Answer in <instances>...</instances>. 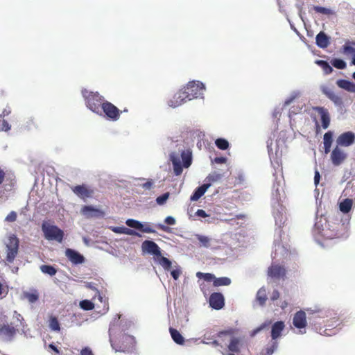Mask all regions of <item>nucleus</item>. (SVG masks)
Wrapping results in <instances>:
<instances>
[{"label": "nucleus", "mask_w": 355, "mask_h": 355, "mask_svg": "<svg viewBox=\"0 0 355 355\" xmlns=\"http://www.w3.org/2000/svg\"><path fill=\"white\" fill-rule=\"evenodd\" d=\"M349 225V219H327L324 216H316L312 234L315 241L321 245V239H333L347 237Z\"/></svg>", "instance_id": "1"}, {"label": "nucleus", "mask_w": 355, "mask_h": 355, "mask_svg": "<svg viewBox=\"0 0 355 355\" xmlns=\"http://www.w3.org/2000/svg\"><path fill=\"white\" fill-rule=\"evenodd\" d=\"M171 148H175L169 154V159L172 163L173 173L178 176L182 174L183 168H189L192 162V154L186 150L182 141H171Z\"/></svg>", "instance_id": "2"}, {"label": "nucleus", "mask_w": 355, "mask_h": 355, "mask_svg": "<svg viewBox=\"0 0 355 355\" xmlns=\"http://www.w3.org/2000/svg\"><path fill=\"white\" fill-rule=\"evenodd\" d=\"M284 196L282 182L276 179L272 187L271 205L275 225L281 227L286 221L285 209L280 203Z\"/></svg>", "instance_id": "3"}, {"label": "nucleus", "mask_w": 355, "mask_h": 355, "mask_svg": "<svg viewBox=\"0 0 355 355\" xmlns=\"http://www.w3.org/2000/svg\"><path fill=\"white\" fill-rule=\"evenodd\" d=\"M82 95L85 101L87 107L94 113L102 116V105L104 103L103 96L98 92H93L86 89L82 90Z\"/></svg>", "instance_id": "4"}, {"label": "nucleus", "mask_w": 355, "mask_h": 355, "mask_svg": "<svg viewBox=\"0 0 355 355\" xmlns=\"http://www.w3.org/2000/svg\"><path fill=\"white\" fill-rule=\"evenodd\" d=\"M182 89L187 95L189 100L191 101L194 98H202L205 86L198 80H192L189 82Z\"/></svg>", "instance_id": "5"}, {"label": "nucleus", "mask_w": 355, "mask_h": 355, "mask_svg": "<svg viewBox=\"0 0 355 355\" xmlns=\"http://www.w3.org/2000/svg\"><path fill=\"white\" fill-rule=\"evenodd\" d=\"M42 230L44 237L48 241H55L61 243L64 236V232L56 225H50L46 222L42 224Z\"/></svg>", "instance_id": "6"}, {"label": "nucleus", "mask_w": 355, "mask_h": 355, "mask_svg": "<svg viewBox=\"0 0 355 355\" xmlns=\"http://www.w3.org/2000/svg\"><path fill=\"white\" fill-rule=\"evenodd\" d=\"M285 324L283 321H277L272 324L270 332L271 340L266 345V347H269L268 350L270 352L278 349L279 343L277 339L282 336Z\"/></svg>", "instance_id": "7"}, {"label": "nucleus", "mask_w": 355, "mask_h": 355, "mask_svg": "<svg viewBox=\"0 0 355 355\" xmlns=\"http://www.w3.org/2000/svg\"><path fill=\"white\" fill-rule=\"evenodd\" d=\"M102 116H104L110 121H116L120 117V110L112 103L104 101L102 105Z\"/></svg>", "instance_id": "8"}, {"label": "nucleus", "mask_w": 355, "mask_h": 355, "mask_svg": "<svg viewBox=\"0 0 355 355\" xmlns=\"http://www.w3.org/2000/svg\"><path fill=\"white\" fill-rule=\"evenodd\" d=\"M7 256L6 261L8 263H12L18 252L19 241L15 236H10L8 242L6 244Z\"/></svg>", "instance_id": "9"}, {"label": "nucleus", "mask_w": 355, "mask_h": 355, "mask_svg": "<svg viewBox=\"0 0 355 355\" xmlns=\"http://www.w3.org/2000/svg\"><path fill=\"white\" fill-rule=\"evenodd\" d=\"M141 250L144 254L153 255L156 258L161 257V249L159 245L150 240H145L141 243Z\"/></svg>", "instance_id": "10"}, {"label": "nucleus", "mask_w": 355, "mask_h": 355, "mask_svg": "<svg viewBox=\"0 0 355 355\" xmlns=\"http://www.w3.org/2000/svg\"><path fill=\"white\" fill-rule=\"evenodd\" d=\"M189 101L183 89H181L168 100L167 104L172 108H176Z\"/></svg>", "instance_id": "11"}, {"label": "nucleus", "mask_w": 355, "mask_h": 355, "mask_svg": "<svg viewBox=\"0 0 355 355\" xmlns=\"http://www.w3.org/2000/svg\"><path fill=\"white\" fill-rule=\"evenodd\" d=\"M293 325L300 329V333L303 334H305L306 331H302V329H304L307 325L306 316V313L304 311H299L296 312L293 318Z\"/></svg>", "instance_id": "12"}, {"label": "nucleus", "mask_w": 355, "mask_h": 355, "mask_svg": "<svg viewBox=\"0 0 355 355\" xmlns=\"http://www.w3.org/2000/svg\"><path fill=\"white\" fill-rule=\"evenodd\" d=\"M347 155L344 150L338 147H335L331 153V160L334 166H339L347 159Z\"/></svg>", "instance_id": "13"}, {"label": "nucleus", "mask_w": 355, "mask_h": 355, "mask_svg": "<svg viewBox=\"0 0 355 355\" xmlns=\"http://www.w3.org/2000/svg\"><path fill=\"white\" fill-rule=\"evenodd\" d=\"M268 275L275 280L284 279L286 276V269L281 265L272 264L268 269Z\"/></svg>", "instance_id": "14"}, {"label": "nucleus", "mask_w": 355, "mask_h": 355, "mask_svg": "<svg viewBox=\"0 0 355 355\" xmlns=\"http://www.w3.org/2000/svg\"><path fill=\"white\" fill-rule=\"evenodd\" d=\"M355 141V135L352 132H346L341 134L336 139L338 146L347 147Z\"/></svg>", "instance_id": "15"}, {"label": "nucleus", "mask_w": 355, "mask_h": 355, "mask_svg": "<svg viewBox=\"0 0 355 355\" xmlns=\"http://www.w3.org/2000/svg\"><path fill=\"white\" fill-rule=\"evenodd\" d=\"M209 305L216 310L221 309L225 304L223 295L220 293H214L209 297Z\"/></svg>", "instance_id": "16"}, {"label": "nucleus", "mask_w": 355, "mask_h": 355, "mask_svg": "<svg viewBox=\"0 0 355 355\" xmlns=\"http://www.w3.org/2000/svg\"><path fill=\"white\" fill-rule=\"evenodd\" d=\"M313 110L320 114L322 128L324 130L327 129L330 124V114L328 110L324 107L319 106L313 107Z\"/></svg>", "instance_id": "17"}, {"label": "nucleus", "mask_w": 355, "mask_h": 355, "mask_svg": "<svg viewBox=\"0 0 355 355\" xmlns=\"http://www.w3.org/2000/svg\"><path fill=\"white\" fill-rule=\"evenodd\" d=\"M65 255L73 264H80L85 261V257L75 250L67 248L65 250Z\"/></svg>", "instance_id": "18"}, {"label": "nucleus", "mask_w": 355, "mask_h": 355, "mask_svg": "<svg viewBox=\"0 0 355 355\" xmlns=\"http://www.w3.org/2000/svg\"><path fill=\"white\" fill-rule=\"evenodd\" d=\"M81 214L86 218L100 217L103 215L102 211L91 205L84 206L81 209Z\"/></svg>", "instance_id": "19"}, {"label": "nucleus", "mask_w": 355, "mask_h": 355, "mask_svg": "<svg viewBox=\"0 0 355 355\" xmlns=\"http://www.w3.org/2000/svg\"><path fill=\"white\" fill-rule=\"evenodd\" d=\"M245 345V341L243 338L233 337L228 345L229 351L231 352H239L241 349Z\"/></svg>", "instance_id": "20"}, {"label": "nucleus", "mask_w": 355, "mask_h": 355, "mask_svg": "<svg viewBox=\"0 0 355 355\" xmlns=\"http://www.w3.org/2000/svg\"><path fill=\"white\" fill-rule=\"evenodd\" d=\"M110 229L116 234H126L129 236H135L137 237H141L142 235L139 233L138 232L125 227L124 226H120V227H110Z\"/></svg>", "instance_id": "21"}, {"label": "nucleus", "mask_w": 355, "mask_h": 355, "mask_svg": "<svg viewBox=\"0 0 355 355\" xmlns=\"http://www.w3.org/2000/svg\"><path fill=\"white\" fill-rule=\"evenodd\" d=\"M266 289L264 286H262L257 293L255 301L253 303V307L255 308L257 304L260 306H263L267 300Z\"/></svg>", "instance_id": "22"}, {"label": "nucleus", "mask_w": 355, "mask_h": 355, "mask_svg": "<svg viewBox=\"0 0 355 355\" xmlns=\"http://www.w3.org/2000/svg\"><path fill=\"white\" fill-rule=\"evenodd\" d=\"M315 43L318 47L325 49L330 44V37L323 31H320L315 37Z\"/></svg>", "instance_id": "23"}, {"label": "nucleus", "mask_w": 355, "mask_h": 355, "mask_svg": "<svg viewBox=\"0 0 355 355\" xmlns=\"http://www.w3.org/2000/svg\"><path fill=\"white\" fill-rule=\"evenodd\" d=\"M72 191L76 196L83 199L89 198L92 196V191L84 184L73 187Z\"/></svg>", "instance_id": "24"}, {"label": "nucleus", "mask_w": 355, "mask_h": 355, "mask_svg": "<svg viewBox=\"0 0 355 355\" xmlns=\"http://www.w3.org/2000/svg\"><path fill=\"white\" fill-rule=\"evenodd\" d=\"M338 87L351 93L355 94V83L345 79H339L336 81Z\"/></svg>", "instance_id": "25"}, {"label": "nucleus", "mask_w": 355, "mask_h": 355, "mask_svg": "<svg viewBox=\"0 0 355 355\" xmlns=\"http://www.w3.org/2000/svg\"><path fill=\"white\" fill-rule=\"evenodd\" d=\"M210 186L211 184L207 183L203 184L202 186L196 188L193 194L191 196L190 200L191 201H197L198 200H199L207 191V190L210 187Z\"/></svg>", "instance_id": "26"}, {"label": "nucleus", "mask_w": 355, "mask_h": 355, "mask_svg": "<svg viewBox=\"0 0 355 355\" xmlns=\"http://www.w3.org/2000/svg\"><path fill=\"white\" fill-rule=\"evenodd\" d=\"M339 209L343 214H347L352 209L354 205V201L352 198H345L339 204Z\"/></svg>", "instance_id": "27"}, {"label": "nucleus", "mask_w": 355, "mask_h": 355, "mask_svg": "<svg viewBox=\"0 0 355 355\" xmlns=\"http://www.w3.org/2000/svg\"><path fill=\"white\" fill-rule=\"evenodd\" d=\"M16 334V328L10 324H3L0 328V334L7 338H11Z\"/></svg>", "instance_id": "28"}, {"label": "nucleus", "mask_w": 355, "mask_h": 355, "mask_svg": "<svg viewBox=\"0 0 355 355\" xmlns=\"http://www.w3.org/2000/svg\"><path fill=\"white\" fill-rule=\"evenodd\" d=\"M196 236L198 239V240L199 241L200 245L201 247H204L206 248H209L213 247L214 241L212 239H211L208 236H206L200 235V234H196Z\"/></svg>", "instance_id": "29"}, {"label": "nucleus", "mask_w": 355, "mask_h": 355, "mask_svg": "<svg viewBox=\"0 0 355 355\" xmlns=\"http://www.w3.org/2000/svg\"><path fill=\"white\" fill-rule=\"evenodd\" d=\"M169 331L173 341L178 345H183L184 338L181 334L175 329L170 328Z\"/></svg>", "instance_id": "30"}, {"label": "nucleus", "mask_w": 355, "mask_h": 355, "mask_svg": "<svg viewBox=\"0 0 355 355\" xmlns=\"http://www.w3.org/2000/svg\"><path fill=\"white\" fill-rule=\"evenodd\" d=\"M155 260L166 271L170 270L172 267V262L167 258L162 257H157Z\"/></svg>", "instance_id": "31"}, {"label": "nucleus", "mask_w": 355, "mask_h": 355, "mask_svg": "<svg viewBox=\"0 0 355 355\" xmlns=\"http://www.w3.org/2000/svg\"><path fill=\"white\" fill-rule=\"evenodd\" d=\"M155 260L166 271L170 270L172 267V262L167 258L162 257H157Z\"/></svg>", "instance_id": "32"}, {"label": "nucleus", "mask_w": 355, "mask_h": 355, "mask_svg": "<svg viewBox=\"0 0 355 355\" xmlns=\"http://www.w3.org/2000/svg\"><path fill=\"white\" fill-rule=\"evenodd\" d=\"M306 312L309 314H318V317L322 318L328 316L327 311H323L318 306H315L313 308H308L306 309Z\"/></svg>", "instance_id": "33"}, {"label": "nucleus", "mask_w": 355, "mask_h": 355, "mask_svg": "<svg viewBox=\"0 0 355 355\" xmlns=\"http://www.w3.org/2000/svg\"><path fill=\"white\" fill-rule=\"evenodd\" d=\"M23 296L30 303H35L39 298V294L37 291H33V292L24 291L23 293Z\"/></svg>", "instance_id": "34"}, {"label": "nucleus", "mask_w": 355, "mask_h": 355, "mask_svg": "<svg viewBox=\"0 0 355 355\" xmlns=\"http://www.w3.org/2000/svg\"><path fill=\"white\" fill-rule=\"evenodd\" d=\"M232 281L230 278L227 277H215L213 285L214 286H229L231 284Z\"/></svg>", "instance_id": "35"}, {"label": "nucleus", "mask_w": 355, "mask_h": 355, "mask_svg": "<svg viewBox=\"0 0 355 355\" xmlns=\"http://www.w3.org/2000/svg\"><path fill=\"white\" fill-rule=\"evenodd\" d=\"M315 63L319 65L323 70L325 74H330L333 71V68L325 60H318Z\"/></svg>", "instance_id": "36"}, {"label": "nucleus", "mask_w": 355, "mask_h": 355, "mask_svg": "<svg viewBox=\"0 0 355 355\" xmlns=\"http://www.w3.org/2000/svg\"><path fill=\"white\" fill-rule=\"evenodd\" d=\"M40 269L42 272L47 274L50 276H53L57 272L56 268L50 265H42L40 266Z\"/></svg>", "instance_id": "37"}, {"label": "nucleus", "mask_w": 355, "mask_h": 355, "mask_svg": "<svg viewBox=\"0 0 355 355\" xmlns=\"http://www.w3.org/2000/svg\"><path fill=\"white\" fill-rule=\"evenodd\" d=\"M341 53L345 55H352V58L355 54V48L351 46L349 43H345L342 46Z\"/></svg>", "instance_id": "38"}, {"label": "nucleus", "mask_w": 355, "mask_h": 355, "mask_svg": "<svg viewBox=\"0 0 355 355\" xmlns=\"http://www.w3.org/2000/svg\"><path fill=\"white\" fill-rule=\"evenodd\" d=\"M215 144L218 148L223 150L228 149L230 146L228 141L223 138H218L216 139Z\"/></svg>", "instance_id": "39"}, {"label": "nucleus", "mask_w": 355, "mask_h": 355, "mask_svg": "<svg viewBox=\"0 0 355 355\" xmlns=\"http://www.w3.org/2000/svg\"><path fill=\"white\" fill-rule=\"evenodd\" d=\"M331 64L333 67L338 69H344L347 67V63L342 59L334 58L331 60Z\"/></svg>", "instance_id": "40"}, {"label": "nucleus", "mask_w": 355, "mask_h": 355, "mask_svg": "<svg viewBox=\"0 0 355 355\" xmlns=\"http://www.w3.org/2000/svg\"><path fill=\"white\" fill-rule=\"evenodd\" d=\"M301 96V92L300 91L295 90L293 91L288 97L285 100L284 106L289 105L294 100L299 98Z\"/></svg>", "instance_id": "41"}, {"label": "nucleus", "mask_w": 355, "mask_h": 355, "mask_svg": "<svg viewBox=\"0 0 355 355\" xmlns=\"http://www.w3.org/2000/svg\"><path fill=\"white\" fill-rule=\"evenodd\" d=\"M327 98L331 100L336 106L340 107L343 105L342 98L336 94L334 91L332 92Z\"/></svg>", "instance_id": "42"}, {"label": "nucleus", "mask_w": 355, "mask_h": 355, "mask_svg": "<svg viewBox=\"0 0 355 355\" xmlns=\"http://www.w3.org/2000/svg\"><path fill=\"white\" fill-rule=\"evenodd\" d=\"M345 195H348L352 198H355V181H351L347 183L345 189Z\"/></svg>", "instance_id": "43"}, {"label": "nucleus", "mask_w": 355, "mask_h": 355, "mask_svg": "<svg viewBox=\"0 0 355 355\" xmlns=\"http://www.w3.org/2000/svg\"><path fill=\"white\" fill-rule=\"evenodd\" d=\"M80 307L85 311H90L94 308V304L90 300H84L80 302Z\"/></svg>", "instance_id": "44"}, {"label": "nucleus", "mask_w": 355, "mask_h": 355, "mask_svg": "<svg viewBox=\"0 0 355 355\" xmlns=\"http://www.w3.org/2000/svg\"><path fill=\"white\" fill-rule=\"evenodd\" d=\"M196 277L199 279H204L206 282H214L215 279V276L213 274L211 273H203L201 272H198L196 273Z\"/></svg>", "instance_id": "45"}, {"label": "nucleus", "mask_w": 355, "mask_h": 355, "mask_svg": "<svg viewBox=\"0 0 355 355\" xmlns=\"http://www.w3.org/2000/svg\"><path fill=\"white\" fill-rule=\"evenodd\" d=\"M49 327L52 331H59L60 329V323L55 317H51L49 320Z\"/></svg>", "instance_id": "46"}, {"label": "nucleus", "mask_w": 355, "mask_h": 355, "mask_svg": "<svg viewBox=\"0 0 355 355\" xmlns=\"http://www.w3.org/2000/svg\"><path fill=\"white\" fill-rule=\"evenodd\" d=\"M144 233H155L156 231L151 227L150 224L149 223H141V226H139V230Z\"/></svg>", "instance_id": "47"}, {"label": "nucleus", "mask_w": 355, "mask_h": 355, "mask_svg": "<svg viewBox=\"0 0 355 355\" xmlns=\"http://www.w3.org/2000/svg\"><path fill=\"white\" fill-rule=\"evenodd\" d=\"M112 331H113V328H112V327H110V329H109L110 336V340L111 345H112V348L114 349H115L116 352H125V351L128 350L129 347H128L127 346L123 345L122 346H120L119 348L115 347L114 344L112 343V340L111 338Z\"/></svg>", "instance_id": "48"}, {"label": "nucleus", "mask_w": 355, "mask_h": 355, "mask_svg": "<svg viewBox=\"0 0 355 355\" xmlns=\"http://www.w3.org/2000/svg\"><path fill=\"white\" fill-rule=\"evenodd\" d=\"M313 10L318 13H320V14H323V15H329L333 13L332 10L331 9H329V8H327L324 7H322V6H313Z\"/></svg>", "instance_id": "49"}, {"label": "nucleus", "mask_w": 355, "mask_h": 355, "mask_svg": "<svg viewBox=\"0 0 355 355\" xmlns=\"http://www.w3.org/2000/svg\"><path fill=\"white\" fill-rule=\"evenodd\" d=\"M125 224L131 228L139 230V226H141V221H139L135 219L129 218L126 220Z\"/></svg>", "instance_id": "50"}, {"label": "nucleus", "mask_w": 355, "mask_h": 355, "mask_svg": "<svg viewBox=\"0 0 355 355\" xmlns=\"http://www.w3.org/2000/svg\"><path fill=\"white\" fill-rule=\"evenodd\" d=\"M169 193L166 192L156 198V202L159 205H163L169 198Z\"/></svg>", "instance_id": "51"}, {"label": "nucleus", "mask_w": 355, "mask_h": 355, "mask_svg": "<svg viewBox=\"0 0 355 355\" xmlns=\"http://www.w3.org/2000/svg\"><path fill=\"white\" fill-rule=\"evenodd\" d=\"M332 137H333V133H332V132H331V131H328V132H327L324 135V137H323V144H324V145H329V146H331V143H332Z\"/></svg>", "instance_id": "52"}, {"label": "nucleus", "mask_w": 355, "mask_h": 355, "mask_svg": "<svg viewBox=\"0 0 355 355\" xmlns=\"http://www.w3.org/2000/svg\"><path fill=\"white\" fill-rule=\"evenodd\" d=\"M181 273L182 270L179 266H175V268L171 271V275L175 280L178 279Z\"/></svg>", "instance_id": "53"}, {"label": "nucleus", "mask_w": 355, "mask_h": 355, "mask_svg": "<svg viewBox=\"0 0 355 355\" xmlns=\"http://www.w3.org/2000/svg\"><path fill=\"white\" fill-rule=\"evenodd\" d=\"M221 178H222V175L220 173H216V172L209 174L207 178V179L209 181H211L213 182H217V181L220 180Z\"/></svg>", "instance_id": "54"}, {"label": "nucleus", "mask_w": 355, "mask_h": 355, "mask_svg": "<svg viewBox=\"0 0 355 355\" xmlns=\"http://www.w3.org/2000/svg\"><path fill=\"white\" fill-rule=\"evenodd\" d=\"M17 219V214L15 211H12L11 212L8 214V216L6 217L5 220L6 222L12 223L15 221Z\"/></svg>", "instance_id": "55"}, {"label": "nucleus", "mask_w": 355, "mask_h": 355, "mask_svg": "<svg viewBox=\"0 0 355 355\" xmlns=\"http://www.w3.org/2000/svg\"><path fill=\"white\" fill-rule=\"evenodd\" d=\"M320 90L327 97L334 90L329 87L327 85H322L320 86Z\"/></svg>", "instance_id": "56"}, {"label": "nucleus", "mask_w": 355, "mask_h": 355, "mask_svg": "<svg viewBox=\"0 0 355 355\" xmlns=\"http://www.w3.org/2000/svg\"><path fill=\"white\" fill-rule=\"evenodd\" d=\"M164 222L169 225H174L176 223L175 218L171 216L166 217Z\"/></svg>", "instance_id": "57"}, {"label": "nucleus", "mask_w": 355, "mask_h": 355, "mask_svg": "<svg viewBox=\"0 0 355 355\" xmlns=\"http://www.w3.org/2000/svg\"><path fill=\"white\" fill-rule=\"evenodd\" d=\"M10 125L6 120L3 119L1 123V130L6 132L10 130Z\"/></svg>", "instance_id": "58"}, {"label": "nucleus", "mask_w": 355, "mask_h": 355, "mask_svg": "<svg viewBox=\"0 0 355 355\" xmlns=\"http://www.w3.org/2000/svg\"><path fill=\"white\" fill-rule=\"evenodd\" d=\"M123 338L127 341L130 346H132L135 344V338L131 336H123Z\"/></svg>", "instance_id": "59"}, {"label": "nucleus", "mask_w": 355, "mask_h": 355, "mask_svg": "<svg viewBox=\"0 0 355 355\" xmlns=\"http://www.w3.org/2000/svg\"><path fill=\"white\" fill-rule=\"evenodd\" d=\"M227 162V158L224 157H217L214 159V162L216 164H224Z\"/></svg>", "instance_id": "60"}, {"label": "nucleus", "mask_w": 355, "mask_h": 355, "mask_svg": "<svg viewBox=\"0 0 355 355\" xmlns=\"http://www.w3.org/2000/svg\"><path fill=\"white\" fill-rule=\"evenodd\" d=\"M80 355H94V354L90 348L85 347L81 349Z\"/></svg>", "instance_id": "61"}, {"label": "nucleus", "mask_w": 355, "mask_h": 355, "mask_svg": "<svg viewBox=\"0 0 355 355\" xmlns=\"http://www.w3.org/2000/svg\"><path fill=\"white\" fill-rule=\"evenodd\" d=\"M279 297V293L277 290H274L270 296V300L272 301H275Z\"/></svg>", "instance_id": "62"}, {"label": "nucleus", "mask_w": 355, "mask_h": 355, "mask_svg": "<svg viewBox=\"0 0 355 355\" xmlns=\"http://www.w3.org/2000/svg\"><path fill=\"white\" fill-rule=\"evenodd\" d=\"M196 215L198 217L205 218L208 216L205 211L203 209H198L196 212Z\"/></svg>", "instance_id": "63"}, {"label": "nucleus", "mask_w": 355, "mask_h": 355, "mask_svg": "<svg viewBox=\"0 0 355 355\" xmlns=\"http://www.w3.org/2000/svg\"><path fill=\"white\" fill-rule=\"evenodd\" d=\"M268 349L269 347H265L264 349H263V350L261 351V355H272V354L276 351L272 350V352H270Z\"/></svg>", "instance_id": "64"}]
</instances>
